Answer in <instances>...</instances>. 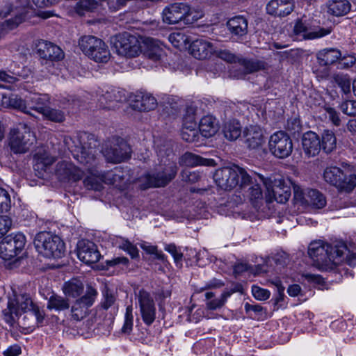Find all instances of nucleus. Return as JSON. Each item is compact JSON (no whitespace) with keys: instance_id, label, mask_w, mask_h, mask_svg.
Listing matches in <instances>:
<instances>
[{"instance_id":"nucleus-30","label":"nucleus","mask_w":356,"mask_h":356,"mask_svg":"<svg viewBox=\"0 0 356 356\" xmlns=\"http://www.w3.org/2000/svg\"><path fill=\"white\" fill-rule=\"evenodd\" d=\"M234 67L243 72L237 75L241 78L247 74L253 73L264 68V63L261 61L240 58Z\"/></svg>"},{"instance_id":"nucleus-49","label":"nucleus","mask_w":356,"mask_h":356,"mask_svg":"<svg viewBox=\"0 0 356 356\" xmlns=\"http://www.w3.org/2000/svg\"><path fill=\"white\" fill-rule=\"evenodd\" d=\"M132 307L128 306L126 309L125 321L124 325L122 328V332L124 334H129L132 331L133 327V314Z\"/></svg>"},{"instance_id":"nucleus-3","label":"nucleus","mask_w":356,"mask_h":356,"mask_svg":"<svg viewBox=\"0 0 356 356\" xmlns=\"http://www.w3.org/2000/svg\"><path fill=\"white\" fill-rule=\"evenodd\" d=\"M22 312L27 313L29 316H34L38 323L44 319L43 313L26 294L15 296L14 299L8 301V307L3 311L6 322L11 326L19 319Z\"/></svg>"},{"instance_id":"nucleus-44","label":"nucleus","mask_w":356,"mask_h":356,"mask_svg":"<svg viewBox=\"0 0 356 356\" xmlns=\"http://www.w3.org/2000/svg\"><path fill=\"white\" fill-rule=\"evenodd\" d=\"M42 116L44 119L56 123H61L65 120V114L64 111L60 109L51 108L49 106L45 109Z\"/></svg>"},{"instance_id":"nucleus-45","label":"nucleus","mask_w":356,"mask_h":356,"mask_svg":"<svg viewBox=\"0 0 356 356\" xmlns=\"http://www.w3.org/2000/svg\"><path fill=\"white\" fill-rule=\"evenodd\" d=\"M115 245L120 249L127 252L132 259L138 257V250L128 240L122 238H117Z\"/></svg>"},{"instance_id":"nucleus-15","label":"nucleus","mask_w":356,"mask_h":356,"mask_svg":"<svg viewBox=\"0 0 356 356\" xmlns=\"http://www.w3.org/2000/svg\"><path fill=\"white\" fill-rule=\"evenodd\" d=\"M177 172V166L171 165L161 171L147 174L143 178V188L164 186L175 178Z\"/></svg>"},{"instance_id":"nucleus-27","label":"nucleus","mask_w":356,"mask_h":356,"mask_svg":"<svg viewBox=\"0 0 356 356\" xmlns=\"http://www.w3.org/2000/svg\"><path fill=\"white\" fill-rule=\"evenodd\" d=\"M189 50L191 55L199 60L207 58L215 51L212 44L202 39L193 41L190 45Z\"/></svg>"},{"instance_id":"nucleus-41","label":"nucleus","mask_w":356,"mask_h":356,"mask_svg":"<svg viewBox=\"0 0 356 356\" xmlns=\"http://www.w3.org/2000/svg\"><path fill=\"white\" fill-rule=\"evenodd\" d=\"M321 146L325 153H330L336 148L337 138L332 131H323L321 134Z\"/></svg>"},{"instance_id":"nucleus-28","label":"nucleus","mask_w":356,"mask_h":356,"mask_svg":"<svg viewBox=\"0 0 356 356\" xmlns=\"http://www.w3.org/2000/svg\"><path fill=\"white\" fill-rule=\"evenodd\" d=\"M131 108L138 111H149L154 110L157 106L154 97L147 93H139L136 95L131 103Z\"/></svg>"},{"instance_id":"nucleus-60","label":"nucleus","mask_w":356,"mask_h":356,"mask_svg":"<svg viewBox=\"0 0 356 356\" xmlns=\"http://www.w3.org/2000/svg\"><path fill=\"white\" fill-rule=\"evenodd\" d=\"M218 57L228 63H234L238 64V58L234 54L228 50H219L216 52Z\"/></svg>"},{"instance_id":"nucleus-31","label":"nucleus","mask_w":356,"mask_h":356,"mask_svg":"<svg viewBox=\"0 0 356 356\" xmlns=\"http://www.w3.org/2000/svg\"><path fill=\"white\" fill-rule=\"evenodd\" d=\"M218 130V124L216 119L211 115L203 117L199 124L200 135L205 138L214 136Z\"/></svg>"},{"instance_id":"nucleus-12","label":"nucleus","mask_w":356,"mask_h":356,"mask_svg":"<svg viewBox=\"0 0 356 356\" xmlns=\"http://www.w3.org/2000/svg\"><path fill=\"white\" fill-rule=\"evenodd\" d=\"M26 243V236L22 233L6 236L0 243V257L4 260L15 258L23 251Z\"/></svg>"},{"instance_id":"nucleus-59","label":"nucleus","mask_w":356,"mask_h":356,"mask_svg":"<svg viewBox=\"0 0 356 356\" xmlns=\"http://www.w3.org/2000/svg\"><path fill=\"white\" fill-rule=\"evenodd\" d=\"M165 250L170 253L175 260V262L178 264L181 262L183 254L177 250L175 244H168L165 246Z\"/></svg>"},{"instance_id":"nucleus-2","label":"nucleus","mask_w":356,"mask_h":356,"mask_svg":"<svg viewBox=\"0 0 356 356\" xmlns=\"http://www.w3.org/2000/svg\"><path fill=\"white\" fill-rule=\"evenodd\" d=\"M347 252L346 244L341 241L325 243L321 241L312 242L308 254L313 261V266L321 270L332 269L343 261V254Z\"/></svg>"},{"instance_id":"nucleus-50","label":"nucleus","mask_w":356,"mask_h":356,"mask_svg":"<svg viewBox=\"0 0 356 356\" xmlns=\"http://www.w3.org/2000/svg\"><path fill=\"white\" fill-rule=\"evenodd\" d=\"M200 131L197 129H182L181 136L184 140L194 143L199 140Z\"/></svg>"},{"instance_id":"nucleus-56","label":"nucleus","mask_w":356,"mask_h":356,"mask_svg":"<svg viewBox=\"0 0 356 356\" xmlns=\"http://www.w3.org/2000/svg\"><path fill=\"white\" fill-rule=\"evenodd\" d=\"M341 110L348 115H356V101H345L341 104Z\"/></svg>"},{"instance_id":"nucleus-16","label":"nucleus","mask_w":356,"mask_h":356,"mask_svg":"<svg viewBox=\"0 0 356 356\" xmlns=\"http://www.w3.org/2000/svg\"><path fill=\"white\" fill-rule=\"evenodd\" d=\"M103 154L111 163H120L130 157L131 147L122 138H114L110 147H106L103 150Z\"/></svg>"},{"instance_id":"nucleus-8","label":"nucleus","mask_w":356,"mask_h":356,"mask_svg":"<svg viewBox=\"0 0 356 356\" xmlns=\"http://www.w3.org/2000/svg\"><path fill=\"white\" fill-rule=\"evenodd\" d=\"M79 45L84 54L95 62L106 63L110 58L108 46L97 37L84 35L79 39Z\"/></svg>"},{"instance_id":"nucleus-5","label":"nucleus","mask_w":356,"mask_h":356,"mask_svg":"<svg viewBox=\"0 0 356 356\" xmlns=\"http://www.w3.org/2000/svg\"><path fill=\"white\" fill-rule=\"evenodd\" d=\"M34 245L39 254L47 258H60L65 252V243L57 235L41 232L34 238Z\"/></svg>"},{"instance_id":"nucleus-52","label":"nucleus","mask_w":356,"mask_h":356,"mask_svg":"<svg viewBox=\"0 0 356 356\" xmlns=\"http://www.w3.org/2000/svg\"><path fill=\"white\" fill-rule=\"evenodd\" d=\"M140 247L147 254H154L155 258L159 260L163 261L165 259V255L162 253V252L158 251L157 247L155 245H151L146 242H143L140 244Z\"/></svg>"},{"instance_id":"nucleus-33","label":"nucleus","mask_w":356,"mask_h":356,"mask_svg":"<svg viewBox=\"0 0 356 356\" xmlns=\"http://www.w3.org/2000/svg\"><path fill=\"white\" fill-rule=\"evenodd\" d=\"M181 163L186 166H213L216 165V161L213 159H205L191 152H186L182 156Z\"/></svg>"},{"instance_id":"nucleus-61","label":"nucleus","mask_w":356,"mask_h":356,"mask_svg":"<svg viewBox=\"0 0 356 356\" xmlns=\"http://www.w3.org/2000/svg\"><path fill=\"white\" fill-rule=\"evenodd\" d=\"M108 97H113L115 108L118 107V104L126 100V96L123 92L118 90H112L109 91Z\"/></svg>"},{"instance_id":"nucleus-13","label":"nucleus","mask_w":356,"mask_h":356,"mask_svg":"<svg viewBox=\"0 0 356 356\" xmlns=\"http://www.w3.org/2000/svg\"><path fill=\"white\" fill-rule=\"evenodd\" d=\"M193 14L192 8L186 3L175 2L169 4L162 12L163 22L168 24H176L180 22H190Z\"/></svg>"},{"instance_id":"nucleus-9","label":"nucleus","mask_w":356,"mask_h":356,"mask_svg":"<svg viewBox=\"0 0 356 356\" xmlns=\"http://www.w3.org/2000/svg\"><path fill=\"white\" fill-rule=\"evenodd\" d=\"M260 181L266 187L268 196L265 200L266 203L275 200L278 203H285L291 196V188L286 181L281 177L265 178L262 175H259Z\"/></svg>"},{"instance_id":"nucleus-54","label":"nucleus","mask_w":356,"mask_h":356,"mask_svg":"<svg viewBox=\"0 0 356 356\" xmlns=\"http://www.w3.org/2000/svg\"><path fill=\"white\" fill-rule=\"evenodd\" d=\"M12 220L8 216H0V238L5 236L11 229Z\"/></svg>"},{"instance_id":"nucleus-17","label":"nucleus","mask_w":356,"mask_h":356,"mask_svg":"<svg viewBox=\"0 0 356 356\" xmlns=\"http://www.w3.org/2000/svg\"><path fill=\"white\" fill-rule=\"evenodd\" d=\"M97 296V291L92 286H88L84 296L77 299L71 308L72 316L75 321L84 318L90 307L92 305Z\"/></svg>"},{"instance_id":"nucleus-51","label":"nucleus","mask_w":356,"mask_h":356,"mask_svg":"<svg viewBox=\"0 0 356 356\" xmlns=\"http://www.w3.org/2000/svg\"><path fill=\"white\" fill-rule=\"evenodd\" d=\"M116 298L114 293L108 288H105L103 291V300L102 302V307L108 309L115 302Z\"/></svg>"},{"instance_id":"nucleus-53","label":"nucleus","mask_w":356,"mask_h":356,"mask_svg":"<svg viewBox=\"0 0 356 356\" xmlns=\"http://www.w3.org/2000/svg\"><path fill=\"white\" fill-rule=\"evenodd\" d=\"M109 91L101 95L98 99L99 107L104 109H115V104L113 97H108Z\"/></svg>"},{"instance_id":"nucleus-35","label":"nucleus","mask_w":356,"mask_h":356,"mask_svg":"<svg viewBox=\"0 0 356 356\" xmlns=\"http://www.w3.org/2000/svg\"><path fill=\"white\" fill-rule=\"evenodd\" d=\"M227 26L229 31L236 35L243 36L248 32V21L242 16H236L230 19Z\"/></svg>"},{"instance_id":"nucleus-37","label":"nucleus","mask_w":356,"mask_h":356,"mask_svg":"<svg viewBox=\"0 0 356 356\" xmlns=\"http://www.w3.org/2000/svg\"><path fill=\"white\" fill-rule=\"evenodd\" d=\"M222 132L227 140H235L241 135V126L237 120H229L224 124Z\"/></svg>"},{"instance_id":"nucleus-58","label":"nucleus","mask_w":356,"mask_h":356,"mask_svg":"<svg viewBox=\"0 0 356 356\" xmlns=\"http://www.w3.org/2000/svg\"><path fill=\"white\" fill-rule=\"evenodd\" d=\"M182 180L190 183H195L200 179V175L198 172L191 171L189 170H184L181 172Z\"/></svg>"},{"instance_id":"nucleus-6","label":"nucleus","mask_w":356,"mask_h":356,"mask_svg":"<svg viewBox=\"0 0 356 356\" xmlns=\"http://www.w3.org/2000/svg\"><path fill=\"white\" fill-rule=\"evenodd\" d=\"M36 141L34 132L26 124H19L10 131L8 146L11 152L15 154L28 152Z\"/></svg>"},{"instance_id":"nucleus-4","label":"nucleus","mask_w":356,"mask_h":356,"mask_svg":"<svg viewBox=\"0 0 356 356\" xmlns=\"http://www.w3.org/2000/svg\"><path fill=\"white\" fill-rule=\"evenodd\" d=\"M213 179L216 184L225 191H229L237 186L243 189L252 182V177L245 169L238 165L216 170L213 175Z\"/></svg>"},{"instance_id":"nucleus-47","label":"nucleus","mask_w":356,"mask_h":356,"mask_svg":"<svg viewBox=\"0 0 356 356\" xmlns=\"http://www.w3.org/2000/svg\"><path fill=\"white\" fill-rule=\"evenodd\" d=\"M232 295V292L225 291L220 298L209 300L207 302V308L210 310H215L222 307L228 297Z\"/></svg>"},{"instance_id":"nucleus-18","label":"nucleus","mask_w":356,"mask_h":356,"mask_svg":"<svg viewBox=\"0 0 356 356\" xmlns=\"http://www.w3.org/2000/svg\"><path fill=\"white\" fill-rule=\"evenodd\" d=\"M142 319L145 325H151L156 318V307L151 294L141 289L136 295Z\"/></svg>"},{"instance_id":"nucleus-34","label":"nucleus","mask_w":356,"mask_h":356,"mask_svg":"<svg viewBox=\"0 0 356 356\" xmlns=\"http://www.w3.org/2000/svg\"><path fill=\"white\" fill-rule=\"evenodd\" d=\"M327 12L335 16H343L348 13L351 5L348 0H330L327 3Z\"/></svg>"},{"instance_id":"nucleus-43","label":"nucleus","mask_w":356,"mask_h":356,"mask_svg":"<svg viewBox=\"0 0 356 356\" xmlns=\"http://www.w3.org/2000/svg\"><path fill=\"white\" fill-rule=\"evenodd\" d=\"M75 12L79 15H83L86 12L92 11L98 6V2L96 0H79L72 6Z\"/></svg>"},{"instance_id":"nucleus-63","label":"nucleus","mask_w":356,"mask_h":356,"mask_svg":"<svg viewBox=\"0 0 356 356\" xmlns=\"http://www.w3.org/2000/svg\"><path fill=\"white\" fill-rule=\"evenodd\" d=\"M338 63V67L341 69L349 68L355 63V58L352 56H344L340 58Z\"/></svg>"},{"instance_id":"nucleus-21","label":"nucleus","mask_w":356,"mask_h":356,"mask_svg":"<svg viewBox=\"0 0 356 356\" xmlns=\"http://www.w3.org/2000/svg\"><path fill=\"white\" fill-rule=\"evenodd\" d=\"M26 5L21 8H9L6 10H2L0 13V15L6 17L8 15H10L11 17L6 19L3 23L0 24V26L3 28V35L6 29L12 30L16 28L19 24H21L24 19L25 15L26 13L25 9L26 6L29 5L28 0H25Z\"/></svg>"},{"instance_id":"nucleus-36","label":"nucleus","mask_w":356,"mask_h":356,"mask_svg":"<svg viewBox=\"0 0 356 356\" xmlns=\"http://www.w3.org/2000/svg\"><path fill=\"white\" fill-rule=\"evenodd\" d=\"M83 282L76 278L65 282L62 288L65 295L72 298L79 296L83 293Z\"/></svg>"},{"instance_id":"nucleus-55","label":"nucleus","mask_w":356,"mask_h":356,"mask_svg":"<svg viewBox=\"0 0 356 356\" xmlns=\"http://www.w3.org/2000/svg\"><path fill=\"white\" fill-rule=\"evenodd\" d=\"M252 293L258 300L264 301L269 298L270 293L268 290L262 289L258 286L252 287Z\"/></svg>"},{"instance_id":"nucleus-40","label":"nucleus","mask_w":356,"mask_h":356,"mask_svg":"<svg viewBox=\"0 0 356 356\" xmlns=\"http://www.w3.org/2000/svg\"><path fill=\"white\" fill-rule=\"evenodd\" d=\"M47 309L55 311H63L69 309V300L65 297L53 293L48 300Z\"/></svg>"},{"instance_id":"nucleus-1","label":"nucleus","mask_w":356,"mask_h":356,"mask_svg":"<svg viewBox=\"0 0 356 356\" xmlns=\"http://www.w3.org/2000/svg\"><path fill=\"white\" fill-rule=\"evenodd\" d=\"M72 149L74 157L83 165L90 175L83 180L85 187L88 190L100 191L102 188V175L95 168L97 156L99 153L97 141L93 135L86 132L78 134Z\"/></svg>"},{"instance_id":"nucleus-46","label":"nucleus","mask_w":356,"mask_h":356,"mask_svg":"<svg viewBox=\"0 0 356 356\" xmlns=\"http://www.w3.org/2000/svg\"><path fill=\"white\" fill-rule=\"evenodd\" d=\"M334 83H336L341 89V91L347 95L350 92L351 81L348 76L345 74H334L333 76Z\"/></svg>"},{"instance_id":"nucleus-11","label":"nucleus","mask_w":356,"mask_h":356,"mask_svg":"<svg viewBox=\"0 0 356 356\" xmlns=\"http://www.w3.org/2000/svg\"><path fill=\"white\" fill-rule=\"evenodd\" d=\"M293 31L295 35L302 40H312L329 35L332 29L316 26L312 21L301 18L296 20Z\"/></svg>"},{"instance_id":"nucleus-10","label":"nucleus","mask_w":356,"mask_h":356,"mask_svg":"<svg viewBox=\"0 0 356 356\" xmlns=\"http://www.w3.org/2000/svg\"><path fill=\"white\" fill-rule=\"evenodd\" d=\"M111 42L120 56L133 58L140 52V44L137 37L127 32L115 35Z\"/></svg>"},{"instance_id":"nucleus-14","label":"nucleus","mask_w":356,"mask_h":356,"mask_svg":"<svg viewBox=\"0 0 356 356\" xmlns=\"http://www.w3.org/2000/svg\"><path fill=\"white\" fill-rule=\"evenodd\" d=\"M269 150L279 159H285L293 151V143L289 136L283 131H279L270 136L268 141Z\"/></svg>"},{"instance_id":"nucleus-25","label":"nucleus","mask_w":356,"mask_h":356,"mask_svg":"<svg viewBox=\"0 0 356 356\" xmlns=\"http://www.w3.org/2000/svg\"><path fill=\"white\" fill-rule=\"evenodd\" d=\"M302 146L304 153L308 157L315 156L321 149V139L315 132L307 131L302 136Z\"/></svg>"},{"instance_id":"nucleus-57","label":"nucleus","mask_w":356,"mask_h":356,"mask_svg":"<svg viewBox=\"0 0 356 356\" xmlns=\"http://www.w3.org/2000/svg\"><path fill=\"white\" fill-rule=\"evenodd\" d=\"M10 72L12 74V76L14 78V83L21 79H27L31 74V70L25 67H23L21 70H13Z\"/></svg>"},{"instance_id":"nucleus-19","label":"nucleus","mask_w":356,"mask_h":356,"mask_svg":"<svg viewBox=\"0 0 356 356\" xmlns=\"http://www.w3.org/2000/svg\"><path fill=\"white\" fill-rule=\"evenodd\" d=\"M50 102V98L48 95H32L22 99V104L24 108H20L23 113L34 117L31 111H34L40 114H43L45 109Z\"/></svg>"},{"instance_id":"nucleus-42","label":"nucleus","mask_w":356,"mask_h":356,"mask_svg":"<svg viewBox=\"0 0 356 356\" xmlns=\"http://www.w3.org/2000/svg\"><path fill=\"white\" fill-rule=\"evenodd\" d=\"M1 107L13 108L20 111V108H24L22 104V99L15 95H7L1 92Z\"/></svg>"},{"instance_id":"nucleus-32","label":"nucleus","mask_w":356,"mask_h":356,"mask_svg":"<svg viewBox=\"0 0 356 356\" xmlns=\"http://www.w3.org/2000/svg\"><path fill=\"white\" fill-rule=\"evenodd\" d=\"M317 59L322 65H330L341 58V52L335 48L324 49L316 55Z\"/></svg>"},{"instance_id":"nucleus-48","label":"nucleus","mask_w":356,"mask_h":356,"mask_svg":"<svg viewBox=\"0 0 356 356\" xmlns=\"http://www.w3.org/2000/svg\"><path fill=\"white\" fill-rule=\"evenodd\" d=\"M11 207V200L9 193L0 188V212H6Z\"/></svg>"},{"instance_id":"nucleus-20","label":"nucleus","mask_w":356,"mask_h":356,"mask_svg":"<svg viewBox=\"0 0 356 356\" xmlns=\"http://www.w3.org/2000/svg\"><path fill=\"white\" fill-rule=\"evenodd\" d=\"M37 53L41 59L45 60L47 64L53 62H58L64 58V53L57 45L42 40L37 44Z\"/></svg>"},{"instance_id":"nucleus-22","label":"nucleus","mask_w":356,"mask_h":356,"mask_svg":"<svg viewBox=\"0 0 356 356\" xmlns=\"http://www.w3.org/2000/svg\"><path fill=\"white\" fill-rule=\"evenodd\" d=\"M77 256L81 261L86 264L96 263L101 257L96 245L89 241H81L78 243Z\"/></svg>"},{"instance_id":"nucleus-62","label":"nucleus","mask_w":356,"mask_h":356,"mask_svg":"<svg viewBox=\"0 0 356 356\" xmlns=\"http://www.w3.org/2000/svg\"><path fill=\"white\" fill-rule=\"evenodd\" d=\"M163 49L159 47H155L153 48L149 49L146 52L145 55L146 56L154 60V61H158L161 59L162 55H163Z\"/></svg>"},{"instance_id":"nucleus-38","label":"nucleus","mask_w":356,"mask_h":356,"mask_svg":"<svg viewBox=\"0 0 356 356\" xmlns=\"http://www.w3.org/2000/svg\"><path fill=\"white\" fill-rule=\"evenodd\" d=\"M247 187V195L250 198L253 206L256 208L258 207V209H259L260 207H259L258 203L259 200H262L263 197L262 190L259 184L257 183L256 179L252 178V182L250 183L244 188Z\"/></svg>"},{"instance_id":"nucleus-26","label":"nucleus","mask_w":356,"mask_h":356,"mask_svg":"<svg viewBox=\"0 0 356 356\" xmlns=\"http://www.w3.org/2000/svg\"><path fill=\"white\" fill-rule=\"evenodd\" d=\"M245 143L250 149H257L264 143V134L258 126L251 125L243 131Z\"/></svg>"},{"instance_id":"nucleus-39","label":"nucleus","mask_w":356,"mask_h":356,"mask_svg":"<svg viewBox=\"0 0 356 356\" xmlns=\"http://www.w3.org/2000/svg\"><path fill=\"white\" fill-rule=\"evenodd\" d=\"M102 175V180L106 184H113L116 186H120V183L124 179V172L120 168H115L108 171Z\"/></svg>"},{"instance_id":"nucleus-64","label":"nucleus","mask_w":356,"mask_h":356,"mask_svg":"<svg viewBox=\"0 0 356 356\" xmlns=\"http://www.w3.org/2000/svg\"><path fill=\"white\" fill-rule=\"evenodd\" d=\"M326 113L329 120L336 126H339L340 124V118L338 113L332 108L327 107L325 108Z\"/></svg>"},{"instance_id":"nucleus-7","label":"nucleus","mask_w":356,"mask_h":356,"mask_svg":"<svg viewBox=\"0 0 356 356\" xmlns=\"http://www.w3.org/2000/svg\"><path fill=\"white\" fill-rule=\"evenodd\" d=\"M325 181L337 188L350 192L356 186V175L344 167V170L336 166L327 167L323 174Z\"/></svg>"},{"instance_id":"nucleus-24","label":"nucleus","mask_w":356,"mask_h":356,"mask_svg":"<svg viewBox=\"0 0 356 356\" xmlns=\"http://www.w3.org/2000/svg\"><path fill=\"white\" fill-rule=\"evenodd\" d=\"M294 9V3L291 0H271L266 5L268 14L275 17H285Z\"/></svg>"},{"instance_id":"nucleus-23","label":"nucleus","mask_w":356,"mask_h":356,"mask_svg":"<svg viewBox=\"0 0 356 356\" xmlns=\"http://www.w3.org/2000/svg\"><path fill=\"white\" fill-rule=\"evenodd\" d=\"M56 175L62 181H77L82 178L83 172L72 163L61 161L56 165Z\"/></svg>"},{"instance_id":"nucleus-29","label":"nucleus","mask_w":356,"mask_h":356,"mask_svg":"<svg viewBox=\"0 0 356 356\" xmlns=\"http://www.w3.org/2000/svg\"><path fill=\"white\" fill-rule=\"evenodd\" d=\"M302 202L313 209H322L326 205V199L323 193L315 189H307L301 194Z\"/></svg>"}]
</instances>
